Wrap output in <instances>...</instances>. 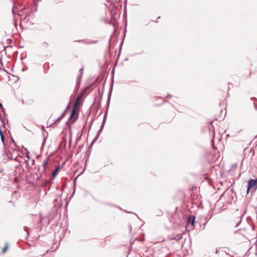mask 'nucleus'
<instances>
[{"label": "nucleus", "mask_w": 257, "mask_h": 257, "mask_svg": "<svg viewBox=\"0 0 257 257\" xmlns=\"http://www.w3.org/2000/svg\"><path fill=\"white\" fill-rule=\"evenodd\" d=\"M9 244L8 243H6L4 247L2 249V253H5L8 250Z\"/></svg>", "instance_id": "6"}, {"label": "nucleus", "mask_w": 257, "mask_h": 257, "mask_svg": "<svg viewBox=\"0 0 257 257\" xmlns=\"http://www.w3.org/2000/svg\"><path fill=\"white\" fill-rule=\"evenodd\" d=\"M81 98V95H79L77 96V97L74 103L73 107L76 108V109H78L79 110V107L81 105V102H80Z\"/></svg>", "instance_id": "3"}, {"label": "nucleus", "mask_w": 257, "mask_h": 257, "mask_svg": "<svg viewBox=\"0 0 257 257\" xmlns=\"http://www.w3.org/2000/svg\"><path fill=\"white\" fill-rule=\"evenodd\" d=\"M0 107H2V108L3 107V105L1 103H0Z\"/></svg>", "instance_id": "9"}, {"label": "nucleus", "mask_w": 257, "mask_h": 257, "mask_svg": "<svg viewBox=\"0 0 257 257\" xmlns=\"http://www.w3.org/2000/svg\"><path fill=\"white\" fill-rule=\"evenodd\" d=\"M79 109H76V108L73 107L71 115H70V119L73 121H75L77 118V113L79 111Z\"/></svg>", "instance_id": "2"}, {"label": "nucleus", "mask_w": 257, "mask_h": 257, "mask_svg": "<svg viewBox=\"0 0 257 257\" xmlns=\"http://www.w3.org/2000/svg\"><path fill=\"white\" fill-rule=\"evenodd\" d=\"M0 134H1V137L2 141H3V142H4L5 138H4V136L1 130H0Z\"/></svg>", "instance_id": "7"}, {"label": "nucleus", "mask_w": 257, "mask_h": 257, "mask_svg": "<svg viewBox=\"0 0 257 257\" xmlns=\"http://www.w3.org/2000/svg\"><path fill=\"white\" fill-rule=\"evenodd\" d=\"M257 188V179H250L248 183L247 193L251 189L255 190Z\"/></svg>", "instance_id": "1"}, {"label": "nucleus", "mask_w": 257, "mask_h": 257, "mask_svg": "<svg viewBox=\"0 0 257 257\" xmlns=\"http://www.w3.org/2000/svg\"><path fill=\"white\" fill-rule=\"evenodd\" d=\"M58 170H59V168H58L53 172V176H55L56 175Z\"/></svg>", "instance_id": "8"}, {"label": "nucleus", "mask_w": 257, "mask_h": 257, "mask_svg": "<svg viewBox=\"0 0 257 257\" xmlns=\"http://www.w3.org/2000/svg\"><path fill=\"white\" fill-rule=\"evenodd\" d=\"M49 158L47 157L45 159V160L43 162V171L44 172L46 170V169L48 168V161H49Z\"/></svg>", "instance_id": "4"}, {"label": "nucleus", "mask_w": 257, "mask_h": 257, "mask_svg": "<svg viewBox=\"0 0 257 257\" xmlns=\"http://www.w3.org/2000/svg\"><path fill=\"white\" fill-rule=\"evenodd\" d=\"M195 217L194 216L189 218L188 220V223H191L192 226L193 227L195 223Z\"/></svg>", "instance_id": "5"}]
</instances>
